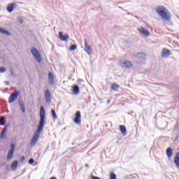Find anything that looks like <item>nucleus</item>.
<instances>
[{
  "mask_svg": "<svg viewBox=\"0 0 179 179\" xmlns=\"http://www.w3.org/2000/svg\"><path fill=\"white\" fill-rule=\"evenodd\" d=\"M45 125V110L44 107L41 106L40 109V121L38 125V129L34 132L33 138L31 140V146H36L37 142H38V138H40V134L43 132V129Z\"/></svg>",
  "mask_w": 179,
  "mask_h": 179,
  "instance_id": "nucleus-1",
  "label": "nucleus"
},
{
  "mask_svg": "<svg viewBox=\"0 0 179 179\" xmlns=\"http://www.w3.org/2000/svg\"><path fill=\"white\" fill-rule=\"evenodd\" d=\"M156 12L159 16L162 17L163 20H165L166 22H169V20H170V13L166 7L159 6L156 8Z\"/></svg>",
  "mask_w": 179,
  "mask_h": 179,
  "instance_id": "nucleus-2",
  "label": "nucleus"
},
{
  "mask_svg": "<svg viewBox=\"0 0 179 179\" xmlns=\"http://www.w3.org/2000/svg\"><path fill=\"white\" fill-rule=\"evenodd\" d=\"M31 52L36 61L40 64V62H41V55H40V52H38V50L34 48L31 50Z\"/></svg>",
  "mask_w": 179,
  "mask_h": 179,
  "instance_id": "nucleus-3",
  "label": "nucleus"
},
{
  "mask_svg": "<svg viewBox=\"0 0 179 179\" xmlns=\"http://www.w3.org/2000/svg\"><path fill=\"white\" fill-rule=\"evenodd\" d=\"M19 94H20V91L18 90H15L14 92L11 93L8 99V103L10 104H12V103L15 102L17 99V96H19Z\"/></svg>",
  "mask_w": 179,
  "mask_h": 179,
  "instance_id": "nucleus-4",
  "label": "nucleus"
},
{
  "mask_svg": "<svg viewBox=\"0 0 179 179\" xmlns=\"http://www.w3.org/2000/svg\"><path fill=\"white\" fill-rule=\"evenodd\" d=\"M82 115L80 114V111H77L76 113V117L74 118V122L75 124H77V125H80L82 124Z\"/></svg>",
  "mask_w": 179,
  "mask_h": 179,
  "instance_id": "nucleus-5",
  "label": "nucleus"
},
{
  "mask_svg": "<svg viewBox=\"0 0 179 179\" xmlns=\"http://www.w3.org/2000/svg\"><path fill=\"white\" fill-rule=\"evenodd\" d=\"M45 102L48 103V104H50V103H51V92H50V90L46 89L45 92Z\"/></svg>",
  "mask_w": 179,
  "mask_h": 179,
  "instance_id": "nucleus-6",
  "label": "nucleus"
},
{
  "mask_svg": "<svg viewBox=\"0 0 179 179\" xmlns=\"http://www.w3.org/2000/svg\"><path fill=\"white\" fill-rule=\"evenodd\" d=\"M13 153H15V144H10V150L7 155V160H10L13 157Z\"/></svg>",
  "mask_w": 179,
  "mask_h": 179,
  "instance_id": "nucleus-7",
  "label": "nucleus"
},
{
  "mask_svg": "<svg viewBox=\"0 0 179 179\" xmlns=\"http://www.w3.org/2000/svg\"><path fill=\"white\" fill-rule=\"evenodd\" d=\"M84 51L88 54V55H92V47L89 45V43H87V40H85V48Z\"/></svg>",
  "mask_w": 179,
  "mask_h": 179,
  "instance_id": "nucleus-8",
  "label": "nucleus"
},
{
  "mask_svg": "<svg viewBox=\"0 0 179 179\" xmlns=\"http://www.w3.org/2000/svg\"><path fill=\"white\" fill-rule=\"evenodd\" d=\"M136 58L139 59L141 64H144L145 59H146V55H145V53H138L136 55Z\"/></svg>",
  "mask_w": 179,
  "mask_h": 179,
  "instance_id": "nucleus-9",
  "label": "nucleus"
},
{
  "mask_svg": "<svg viewBox=\"0 0 179 179\" xmlns=\"http://www.w3.org/2000/svg\"><path fill=\"white\" fill-rule=\"evenodd\" d=\"M59 38L62 41H68V40H69V36H68V34L64 35V33H62V31H59Z\"/></svg>",
  "mask_w": 179,
  "mask_h": 179,
  "instance_id": "nucleus-10",
  "label": "nucleus"
},
{
  "mask_svg": "<svg viewBox=\"0 0 179 179\" xmlns=\"http://www.w3.org/2000/svg\"><path fill=\"white\" fill-rule=\"evenodd\" d=\"M138 31L139 33H141V34L145 36V37H149V36H150V33H149V31L146 30V29H145L144 27H141L140 29H138Z\"/></svg>",
  "mask_w": 179,
  "mask_h": 179,
  "instance_id": "nucleus-11",
  "label": "nucleus"
},
{
  "mask_svg": "<svg viewBox=\"0 0 179 179\" xmlns=\"http://www.w3.org/2000/svg\"><path fill=\"white\" fill-rule=\"evenodd\" d=\"M173 162L176 167L179 169V152H176Z\"/></svg>",
  "mask_w": 179,
  "mask_h": 179,
  "instance_id": "nucleus-12",
  "label": "nucleus"
},
{
  "mask_svg": "<svg viewBox=\"0 0 179 179\" xmlns=\"http://www.w3.org/2000/svg\"><path fill=\"white\" fill-rule=\"evenodd\" d=\"M122 66L123 68H132V63L129 61H126L122 63Z\"/></svg>",
  "mask_w": 179,
  "mask_h": 179,
  "instance_id": "nucleus-13",
  "label": "nucleus"
},
{
  "mask_svg": "<svg viewBox=\"0 0 179 179\" xmlns=\"http://www.w3.org/2000/svg\"><path fill=\"white\" fill-rule=\"evenodd\" d=\"M72 92L74 93V94H78L80 92L79 86L75 85L72 86Z\"/></svg>",
  "mask_w": 179,
  "mask_h": 179,
  "instance_id": "nucleus-14",
  "label": "nucleus"
},
{
  "mask_svg": "<svg viewBox=\"0 0 179 179\" xmlns=\"http://www.w3.org/2000/svg\"><path fill=\"white\" fill-rule=\"evenodd\" d=\"M167 55H170V50L164 49L162 53V58H166Z\"/></svg>",
  "mask_w": 179,
  "mask_h": 179,
  "instance_id": "nucleus-15",
  "label": "nucleus"
},
{
  "mask_svg": "<svg viewBox=\"0 0 179 179\" xmlns=\"http://www.w3.org/2000/svg\"><path fill=\"white\" fill-rule=\"evenodd\" d=\"M48 79L50 85H52L54 83V74L52 73H49Z\"/></svg>",
  "mask_w": 179,
  "mask_h": 179,
  "instance_id": "nucleus-16",
  "label": "nucleus"
},
{
  "mask_svg": "<svg viewBox=\"0 0 179 179\" xmlns=\"http://www.w3.org/2000/svg\"><path fill=\"white\" fill-rule=\"evenodd\" d=\"M120 132H122V135H127V127L124 125L120 126Z\"/></svg>",
  "mask_w": 179,
  "mask_h": 179,
  "instance_id": "nucleus-17",
  "label": "nucleus"
},
{
  "mask_svg": "<svg viewBox=\"0 0 179 179\" xmlns=\"http://www.w3.org/2000/svg\"><path fill=\"white\" fill-rule=\"evenodd\" d=\"M166 155L168 157H171V156H173V149H171V148H168L166 149Z\"/></svg>",
  "mask_w": 179,
  "mask_h": 179,
  "instance_id": "nucleus-18",
  "label": "nucleus"
},
{
  "mask_svg": "<svg viewBox=\"0 0 179 179\" xmlns=\"http://www.w3.org/2000/svg\"><path fill=\"white\" fill-rule=\"evenodd\" d=\"M14 8H15V4L11 3V4L8 5L7 7L8 12H9V13H12V12H13Z\"/></svg>",
  "mask_w": 179,
  "mask_h": 179,
  "instance_id": "nucleus-19",
  "label": "nucleus"
},
{
  "mask_svg": "<svg viewBox=\"0 0 179 179\" xmlns=\"http://www.w3.org/2000/svg\"><path fill=\"white\" fill-rule=\"evenodd\" d=\"M0 33H1V34H5L6 36H10V34L9 33V31L1 27H0Z\"/></svg>",
  "mask_w": 179,
  "mask_h": 179,
  "instance_id": "nucleus-20",
  "label": "nucleus"
},
{
  "mask_svg": "<svg viewBox=\"0 0 179 179\" xmlns=\"http://www.w3.org/2000/svg\"><path fill=\"white\" fill-rule=\"evenodd\" d=\"M112 90H114L115 92H118V90L120 89V85L117 84H113L111 86Z\"/></svg>",
  "mask_w": 179,
  "mask_h": 179,
  "instance_id": "nucleus-21",
  "label": "nucleus"
},
{
  "mask_svg": "<svg viewBox=\"0 0 179 179\" xmlns=\"http://www.w3.org/2000/svg\"><path fill=\"white\" fill-rule=\"evenodd\" d=\"M52 117L54 120H58V115H57V113H55V110H51Z\"/></svg>",
  "mask_w": 179,
  "mask_h": 179,
  "instance_id": "nucleus-22",
  "label": "nucleus"
},
{
  "mask_svg": "<svg viewBox=\"0 0 179 179\" xmlns=\"http://www.w3.org/2000/svg\"><path fill=\"white\" fill-rule=\"evenodd\" d=\"M17 164L18 162L17 161H14L12 164H11V169L12 170H16V169H17Z\"/></svg>",
  "mask_w": 179,
  "mask_h": 179,
  "instance_id": "nucleus-23",
  "label": "nucleus"
},
{
  "mask_svg": "<svg viewBox=\"0 0 179 179\" xmlns=\"http://www.w3.org/2000/svg\"><path fill=\"white\" fill-rule=\"evenodd\" d=\"M6 133V127H5L1 133V135H0V138L1 139H3V138H5V134Z\"/></svg>",
  "mask_w": 179,
  "mask_h": 179,
  "instance_id": "nucleus-24",
  "label": "nucleus"
},
{
  "mask_svg": "<svg viewBox=\"0 0 179 179\" xmlns=\"http://www.w3.org/2000/svg\"><path fill=\"white\" fill-rule=\"evenodd\" d=\"M6 124V121H5V117H1L0 119V125L3 126Z\"/></svg>",
  "mask_w": 179,
  "mask_h": 179,
  "instance_id": "nucleus-25",
  "label": "nucleus"
},
{
  "mask_svg": "<svg viewBox=\"0 0 179 179\" xmlns=\"http://www.w3.org/2000/svg\"><path fill=\"white\" fill-rule=\"evenodd\" d=\"M110 179H117V175L113 172H110Z\"/></svg>",
  "mask_w": 179,
  "mask_h": 179,
  "instance_id": "nucleus-26",
  "label": "nucleus"
},
{
  "mask_svg": "<svg viewBox=\"0 0 179 179\" xmlns=\"http://www.w3.org/2000/svg\"><path fill=\"white\" fill-rule=\"evenodd\" d=\"M78 48V46L76 45H71L70 46V51H75Z\"/></svg>",
  "mask_w": 179,
  "mask_h": 179,
  "instance_id": "nucleus-27",
  "label": "nucleus"
},
{
  "mask_svg": "<svg viewBox=\"0 0 179 179\" xmlns=\"http://www.w3.org/2000/svg\"><path fill=\"white\" fill-rule=\"evenodd\" d=\"M6 71V69H5L4 67H0V73H3Z\"/></svg>",
  "mask_w": 179,
  "mask_h": 179,
  "instance_id": "nucleus-28",
  "label": "nucleus"
},
{
  "mask_svg": "<svg viewBox=\"0 0 179 179\" xmlns=\"http://www.w3.org/2000/svg\"><path fill=\"white\" fill-rule=\"evenodd\" d=\"M18 22H19V23H20V24H22V23H23V19L22 18V17H18Z\"/></svg>",
  "mask_w": 179,
  "mask_h": 179,
  "instance_id": "nucleus-29",
  "label": "nucleus"
},
{
  "mask_svg": "<svg viewBox=\"0 0 179 179\" xmlns=\"http://www.w3.org/2000/svg\"><path fill=\"white\" fill-rule=\"evenodd\" d=\"M29 163L30 164H34V159H30L29 160Z\"/></svg>",
  "mask_w": 179,
  "mask_h": 179,
  "instance_id": "nucleus-30",
  "label": "nucleus"
},
{
  "mask_svg": "<svg viewBox=\"0 0 179 179\" xmlns=\"http://www.w3.org/2000/svg\"><path fill=\"white\" fill-rule=\"evenodd\" d=\"M20 107L21 108H24V103L20 102Z\"/></svg>",
  "mask_w": 179,
  "mask_h": 179,
  "instance_id": "nucleus-31",
  "label": "nucleus"
},
{
  "mask_svg": "<svg viewBox=\"0 0 179 179\" xmlns=\"http://www.w3.org/2000/svg\"><path fill=\"white\" fill-rule=\"evenodd\" d=\"M22 113L24 114L26 113V108H21Z\"/></svg>",
  "mask_w": 179,
  "mask_h": 179,
  "instance_id": "nucleus-32",
  "label": "nucleus"
},
{
  "mask_svg": "<svg viewBox=\"0 0 179 179\" xmlns=\"http://www.w3.org/2000/svg\"><path fill=\"white\" fill-rule=\"evenodd\" d=\"M78 83H83V80L78 79Z\"/></svg>",
  "mask_w": 179,
  "mask_h": 179,
  "instance_id": "nucleus-33",
  "label": "nucleus"
},
{
  "mask_svg": "<svg viewBox=\"0 0 179 179\" xmlns=\"http://www.w3.org/2000/svg\"><path fill=\"white\" fill-rule=\"evenodd\" d=\"M92 179H100V178L97 176H92Z\"/></svg>",
  "mask_w": 179,
  "mask_h": 179,
  "instance_id": "nucleus-34",
  "label": "nucleus"
},
{
  "mask_svg": "<svg viewBox=\"0 0 179 179\" xmlns=\"http://www.w3.org/2000/svg\"><path fill=\"white\" fill-rule=\"evenodd\" d=\"M24 160H25L24 157H22V159H21V162H24Z\"/></svg>",
  "mask_w": 179,
  "mask_h": 179,
  "instance_id": "nucleus-35",
  "label": "nucleus"
},
{
  "mask_svg": "<svg viewBox=\"0 0 179 179\" xmlns=\"http://www.w3.org/2000/svg\"><path fill=\"white\" fill-rule=\"evenodd\" d=\"M6 86H9V82L6 81Z\"/></svg>",
  "mask_w": 179,
  "mask_h": 179,
  "instance_id": "nucleus-36",
  "label": "nucleus"
},
{
  "mask_svg": "<svg viewBox=\"0 0 179 179\" xmlns=\"http://www.w3.org/2000/svg\"><path fill=\"white\" fill-rule=\"evenodd\" d=\"M110 101H111L110 99H108V101H107L108 104H110Z\"/></svg>",
  "mask_w": 179,
  "mask_h": 179,
  "instance_id": "nucleus-37",
  "label": "nucleus"
},
{
  "mask_svg": "<svg viewBox=\"0 0 179 179\" xmlns=\"http://www.w3.org/2000/svg\"><path fill=\"white\" fill-rule=\"evenodd\" d=\"M11 75H13V70H10Z\"/></svg>",
  "mask_w": 179,
  "mask_h": 179,
  "instance_id": "nucleus-38",
  "label": "nucleus"
},
{
  "mask_svg": "<svg viewBox=\"0 0 179 179\" xmlns=\"http://www.w3.org/2000/svg\"><path fill=\"white\" fill-rule=\"evenodd\" d=\"M85 167H87L89 169V164H85Z\"/></svg>",
  "mask_w": 179,
  "mask_h": 179,
  "instance_id": "nucleus-39",
  "label": "nucleus"
},
{
  "mask_svg": "<svg viewBox=\"0 0 179 179\" xmlns=\"http://www.w3.org/2000/svg\"><path fill=\"white\" fill-rule=\"evenodd\" d=\"M50 179H57L56 178L52 177Z\"/></svg>",
  "mask_w": 179,
  "mask_h": 179,
  "instance_id": "nucleus-40",
  "label": "nucleus"
}]
</instances>
